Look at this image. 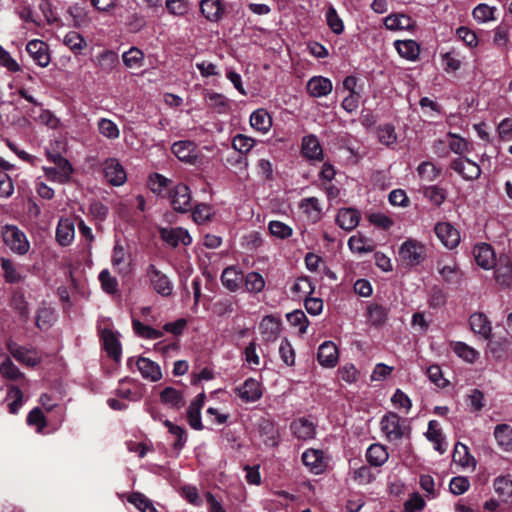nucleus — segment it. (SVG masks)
<instances>
[{
	"label": "nucleus",
	"mask_w": 512,
	"mask_h": 512,
	"mask_svg": "<svg viewBox=\"0 0 512 512\" xmlns=\"http://www.w3.org/2000/svg\"><path fill=\"white\" fill-rule=\"evenodd\" d=\"M47 160L54 164L53 167L43 166L42 170L46 178L52 182L66 184L71 180L74 168L70 161L58 152L46 151Z\"/></svg>",
	"instance_id": "f257e3e1"
},
{
	"label": "nucleus",
	"mask_w": 512,
	"mask_h": 512,
	"mask_svg": "<svg viewBox=\"0 0 512 512\" xmlns=\"http://www.w3.org/2000/svg\"><path fill=\"white\" fill-rule=\"evenodd\" d=\"M381 431L389 442H396L410 435V426L405 418L394 412L385 414L380 422Z\"/></svg>",
	"instance_id": "f03ea898"
},
{
	"label": "nucleus",
	"mask_w": 512,
	"mask_h": 512,
	"mask_svg": "<svg viewBox=\"0 0 512 512\" xmlns=\"http://www.w3.org/2000/svg\"><path fill=\"white\" fill-rule=\"evenodd\" d=\"M5 246L14 254L25 255L30 249L26 234L16 225L6 224L1 229Z\"/></svg>",
	"instance_id": "7ed1b4c3"
},
{
	"label": "nucleus",
	"mask_w": 512,
	"mask_h": 512,
	"mask_svg": "<svg viewBox=\"0 0 512 512\" xmlns=\"http://www.w3.org/2000/svg\"><path fill=\"white\" fill-rule=\"evenodd\" d=\"M399 260L406 266L414 267L425 259V246L420 241L408 238L399 247Z\"/></svg>",
	"instance_id": "20e7f679"
},
{
	"label": "nucleus",
	"mask_w": 512,
	"mask_h": 512,
	"mask_svg": "<svg viewBox=\"0 0 512 512\" xmlns=\"http://www.w3.org/2000/svg\"><path fill=\"white\" fill-rule=\"evenodd\" d=\"M6 349L16 361L23 365L34 367L41 361L35 348L22 346L12 339L6 341Z\"/></svg>",
	"instance_id": "39448f33"
},
{
	"label": "nucleus",
	"mask_w": 512,
	"mask_h": 512,
	"mask_svg": "<svg viewBox=\"0 0 512 512\" xmlns=\"http://www.w3.org/2000/svg\"><path fill=\"white\" fill-rule=\"evenodd\" d=\"M147 276L153 289L161 296L168 297L172 294L173 284L169 277L162 273L155 265L151 264L147 269Z\"/></svg>",
	"instance_id": "423d86ee"
},
{
	"label": "nucleus",
	"mask_w": 512,
	"mask_h": 512,
	"mask_svg": "<svg viewBox=\"0 0 512 512\" xmlns=\"http://www.w3.org/2000/svg\"><path fill=\"white\" fill-rule=\"evenodd\" d=\"M173 209L179 213H185L191 209V193L185 184L176 185L169 194Z\"/></svg>",
	"instance_id": "0eeeda50"
},
{
	"label": "nucleus",
	"mask_w": 512,
	"mask_h": 512,
	"mask_svg": "<svg viewBox=\"0 0 512 512\" xmlns=\"http://www.w3.org/2000/svg\"><path fill=\"white\" fill-rule=\"evenodd\" d=\"M450 168L458 173L464 180L473 181L479 178L481 174L480 166L466 157L454 159Z\"/></svg>",
	"instance_id": "6e6552de"
},
{
	"label": "nucleus",
	"mask_w": 512,
	"mask_h": 512,
	"mask_svg": "<svg viewBox=\"0 0 512 512\" xmlns=\"http://www.w3.org/2000/svg\"><path fill=\"white\" fill-rule=\"evenodd\" d=\"M26 51L38 66L45 68L49 65L51 61L49 47L44 41L30 40L26 45Z\"/></svg>",
	"instance_id": "1a4fd4ad"
},
{
	"label": "nucleus",
	"mask_w": 512,
	"mask_h": 512,
	"mask_svg": "<svg viewBox=\"0 0 512 512\" xmlns=\"http://www.w3.org/2000/svg\"><path fill=\"white\" fill-rule=\"evenodd\" d=\"M435 234L448 249H453L460 243L459 231L449 222H439L435 226Z\"/></svg>",
	"instance_id": "9d476101"
},
{
	"label": "nucleus",
	"mask_w": 512,
	"mask_h": 512,
	"mask_svg": "<svg viewBox=\"0 0 512 512\" xmlns=\"http://www.w3.org/2000/svg\"><path fill=\"white\" fill-rule=\"evenodd\" d=\"M235 393L244 403L256 402L263 394L260 382L254 378L246 379L243 384L236 387Z\"/></svg>",
	"instance_id": "9b49d317"
},
{
	"label": "nucleus",
	"mask_w": 512,
	"mask_h": 512,
	"mask_svg": "<svg viewBox=\"0 0 512 512\" xmlns=\"http://www.w3.org/2000/svg\"><path fill=\"white\" fill-rule=\"evenodd\" d=\"M103 346L109 357L115 361H119L122 354L119 333L110 328H103L100 331Z\"/></svg>",
	"instance_id": "f8f14e48"
},
{
	"label": "nucleus",
	"mask_w": 512,
	"mask_h": 512,
	"mask_svg": "<svg viewBox=\"0 0 512 512\" xmlns=\"http://www.w3.org/2000/svg\"><path fill=\"white\" fill-rule=\"evenodd\" d=\"M103 171L106 180L114 186H121L126 182V171L115 158L107 159L104 162Z\"/></svg>",
	"instance_id": "ddd939ff"
},
{
	"label": "nucleus",
	"mask_w": 512,
	"mask_h": 512,
	"mask_svg": "<svg viewBox=\"0 0 512 512\" xmlns=\"http://www.w3.org/2000/svg\"><path fill=\"white\" fill-rule=\"evenodd\" d=\"M160 238L168 245L176 247L179 244L185 246L190 245L192 238L187 230L176 227V228H160Z\"/></svg>",
	"instance_id": "4468645a"
},
{
	"label": "nucleus",
	"mask_w": 512,
	"mask_h": 512,
	"mask_svg": "<svg viewBox=\"0 0 512 512\" xmlns=\"http://www.w3.org/2000/svg\"><path fill=\"white\" fill-rule=\"evenodd\" d=\"M301 153L303 157L310 161H322L324 158L320 141L314 134H309L302 138Z\"/></svg>",
	"instance_id": "2eb2a0df"
},
{
	"label": "nucleus",
	"mask_w": 512,
	"mask_h": 512,
	"mask_svg": "<svg viewBox=\"0 0 512 512\" xmlns=\"http://www.w3.org/2000/svg\"><path fill=\"white\" fill-rule=\"evenodd\" d=\"M307 93L313 98L328 96L333 90L332 81L324 76H313L306 83Z\"/></svg>",
	"instance_id": "dca6fc26"
},
{
	"label": "nucleus",
	"mask_w": 512,
	"mask_h": 512,
	"mask_svg": "<svg viewBox=\"0 0 512 512\" xmlns=\"http://www.w3.org/2000/svg\"><path fill=\"white\" fill-rule=\"evenodd\" d=\"M171 151L182 162L188 164H195L197 162V147L192 141H177L173 143Z\"/></svg>",
	"instance_id": "f3484780"
},
{
	"label": "nucleus",
	"mask_w": 512,
	"mask_h": 512,
	"mask_svg": "<svg viewBox=\"0 0 512 512\" xmlns=\"http://www.w3.org/2000/svg\"><path fill=\"white\" fill-rule=\"evenodd\" d=\"M494 267L496 282L503 287H509L512 284V257L501 255Z\"/></svg>",
	"instance_id": "a211bd4d"
},
{
	"label": "nucleus",
	"mask_w": 512,
	"mask_h": 512,
	"mask_svg": "<svg viewBox=\"0 0 512 512\" xmlns=\"http://www.w3.org/2000/svg\"><path fill=\"white\" fill-rule=\"evenodd\" d=\"M317 359L323 367H335L339 359L337 346L332 341L323 342L318 348Z\"/></svg>",
	"instance_id": "6ab92c4d"
},
{
	"label": "nucleus",
	"mask_w": 512,
	"mask_h": 512,
	"mask_svg": "<svg viewBox=\"0 0 512 512\" xmlns=\"http://www.w3.org/2000/svg\"><path fill=\"white\" fill-rule=\"evenodd\" d=\"M473 256L477 265L485 270H489L495 266V252L489 244H477L473 248Z\"/></svg>",
	"instance_id": "aec40b11"
},
{
	"label": "nucleus",
	"mask_w": 512,
	"mask_h": 512,
	"mask_svg": "<svg viewBox=\"0 0 512 512\" xmlns=\"http://www.w3.org/2000/svg\"><path fill=\"white\" fill-rule=\"evenodd\" d=\"M205 393L198 394L189 404L187 409V420L191 428L202 430L201 409L204 405Z\"/></svg>",
	"instance_id": "412c9836"
},
{
	"label": "nucleus",
	"mask_w": 512,
	"mask_h": 512,
	"mask_svg": "<svg viewBox=\"0 0 512 512\" xmlns=\"http://www.w3.org/2000/svg\"><path fill=\"white\" fill-rule=\"evenodd\" d=\"M249 122L250 126L261 134L268 133L273 124L271 115L264 108L253 111L250 115Z\"/></svg>",
	"instance_id": "4be33fe9"
},
{
	"label": "nucleus",
	"mask_w": 512,
	"mask_h": 512,
	"mask_svg": "<svg viewBox=\"0 0 512 512\" xmlns=\"http://www.w3.org/2000/svg\"><path fill=\"white\" fill-rule=\"evenodd\" d=\"M160 402L173 410H180L185 405L183 392L173 387H165L159 394Z\"/></svg>",
	"instance_id": "5701e85b"
},
{
	"label": "nucleus",
	"mask_w": 512,
	"mask_h": 512,
	"mask_svg": "<svg viewBox=\"0 0 512 512\" xmlns=\"http://www.w3.org/2000/svg\"><path fill=\"white\" fill-rule=\"evenodd\" d=\"M136 365L144 379L157 382L162 378V371L160 366L149 358H138Z\"/></svg>",
	"instance_id": "b1692460"
},
{
	"label": "nucleus",
	"mask_w": 512,
	"mask_h": 512,
	"mask_svg": "<svg viewBox=\"0 0 512 512\" xmlns=\"http://www.w3.org/2000/svg\"><path fill=\"white\" fill-rule=\"evenodd\" d=\"M281 321L274 315L265 316L259 326L263 339L267 342L277 339L280 333Z\"/></svg>",
	"instance_id": "393cba45"
},
{
	"label": "nucleus",
	"mask_w": 512,
	"mask_h": 512,
	"mask_svg": "<svg viewBox=\"0 0 512 512\" xmlns=\"http://www.w3.org/2000/svg\"><path fill=\"white\" fill-rule=\"evenodd\" d=\"M427 439L433 444L434 449L440 454H444L447 450L445 437L442 433L439 423L436 420H430L426 432Z\"/></svg>",
	"instance_id": "a878e982"
},
{
	"label": "nucleus",
	"mask_w": 512,
	"mask_h": 512,
	"mask_svg": "<svg viewBox=\"0 0 512 512\" xmlns=\"http://www.w3.org/2000/svg\"><path fill=\"white\" fill-rule=\"evenodd\" d=\"M469 324L471 330L488 340L492 334L491 323L488 320L487 316L481 312L473 313L469 318Z\"/></svg>",
	"instance_id": "bb28decb"
},
{
	"label": "nucleus",
	"mask_w": 512,
	"mask_h": 512,
	"mask_svg": "<svg viewBox=\"0 0 512 512\" xmlns=\"http://www.w3.org/2000/svg\"><path fill=\"white\" fill-rule=\"evenodd\" d=\"M497 446L504 452H512V426L509 424H498L493 432Z\"/></svg>",
	"instance_id": "cd10ccee"
},
{
	"label": "nucleus",
	"mask_w": 512,
	"mask_h": 512,
	"mask_svg": "<svg viewBox=\"0 0 512 512\" xmlns=\"http://www.w3.org/2000/svg\"><path fill=\"white\" fill-rule=\"evenodd\" d=\"M360 221V213L354 208H342L336 216L337 224L346 231L353 230Z\"/></svg>",
	"instance_id": "c85d7f7f"
},
{
	"label": "nucleus",
	"mask_w": 512,
	"mask_h": 512,
	"mask_svg": "<svg viewBox=\"0 0 512 512\" xmlns=\"http://www.w3.org/2000/svg\"><path fill=\"white\" fill-rule=\"evenodd\" d=\"M394 47L400 57L408 61H415L419 57L420 45L414 40H396L394 41Z\"/></svg>",
	"instance_id": "c756f323"
},
{
	"label": "nucleus",
	"mask_w": 512,
	"mask_h": 512,
	"mask_svg": "<svg viewBox=\"0 0 512 512\" xmlns=\"http://www.w3.org/2000/svg\"><path fill=\"white\" fill-rule=\"evenodd\" d=\"M384 26L391 31L413 30L415 22L405 14H390L385 17Z\"/></svg>",
	"instance_id": "7c9ffc66"
},
{
	"label": "nucleus",
	"mask_w": 512,
	"mask_h": 512,
	"mask_svg": "<svg viewBox=\"0 0 512 512\" xmlns=\"http://www.w3.org/2000/svg\"><path fill=\"white\" fill-rule=\"evenodd\" d=\"M75 236L74 223L69 218H61L56 229V240L61 246L71 244Z\"/></svg>",
	"instance_id": "2f4dec72"
},
{
	"label": "nucleus",
	"mask_w": 512,
	"mask_h": 512,
	"mask_svg": "<svg viewBox=\"0 0 512 512\" xmlns=\"http://www.w3.org/2000/svg\"><path fill=\"white\" fill-rule=\"evenodd\" d=\"M243 279V273L234 266L225 268L221 275L222 284L231 292H235L240 288Z\"/></svg>",
	"instance_id": "473e14b6"
},
{
	"label": "nucleus",
	"mask_w": 512,
	"mask_h": 512,
	"mask_svg": "<svg viewBox=\"0 0 512 512\" xmlns=\"http://www.w3.org/2000/svg\"><path fill=\"white\" fill-rule=\"evenodd\" d=\"M389 458V454L384 445L379 443L371 444L366 451V459L370 465L375 467L382 466Z\"/></svg>",
	"instance_id": "72a5a7b5"
},
{
	"label": "nucleus",
	"mask_w": 512,
	"mask_h": 512,
	"mask_svg": "<svg viewBox=\"0 0 512 512\" xmlns=\"http://www.w3.org/2000/svg\"><path fill=\"white\" fill-rule=\"evenodd\" d=\"M451 348L460 359L469 364H474L480 357L479 351L462 341L452 342Z\"/></svg>",
	"instance_id": "f704fd0d"
},
{
	"label": "nucleus",
	"mask_w": 512,
	"mask_h": 512,
	"mask_svg": "<svg viewBox=\"0 0 512 512\" xmlns=\"http://www.w3.org/2000/svg\"><path fill=\"white\" fill-rule=\"evenodd\" d=\"M291 430L297 438L302 440L311 439L315 435L314 424L305 418L294 420L291 423Z\"/></svg>",
	"instance_id": "c9c22d12"
},
{
	"label": "nucleus",
	"mask_w": 512,
	"mask_h": 512,
	"mask_svg": "<svg viewBox=\"0 0 512 512\" xmlns=\"http://www.w3.org/2000/svg\"><path fill=\"white\" fill-rule=\"evenodd\" d=\"M493 488L503 502H512V479L509 476L496 477Z\"/></svg>",
	"instance_id": "e433bc0d"
},
{
	"label": "nucleus",
	"mask_w": 512,
	"mask_h": 512,
	"mask_svg": "<svg viewBox=\"0 0 512 512\" xmlns=\"http://www.w3.org/2000/svg\"><path fill=\"white\" fill-rule=\"evenodd\" d=\"M205 100L208 106L218 114H225L230 110V101L223 94L207 92Z\"/></svg>",
	"instance_id": "4c0bfd02"
},
{
	"label": "nucleus",
	"mask_w": 512,
	"mask_h": 512,
	"mask_svg": "<svg viewBox=\"0 0 512 512\" xmlns=\"http://www.w3.org/2000/svg\"><path fill=\"white\" fill-rule=\"evenodd\" d=\"M453 461L464 468L476 466V460L470 454L468 447L460 442L456 443L454 447Z\"/></svg>",
	"instance_id": "58836bf2"
},
{
	"label": "nucleus",
	"mask_w": 512,
	"mask_h": 512,
	"mask_svg": "<svg viewBox=\"0 0 512 512\" xmlns=\"http://www.w3.org/2000/svg\"><path fill=\"white\" fill-rule=\"evenodd\" d=\"M303 464L309 467L315 474L323 470V452L316 449H308L302 454Z\"/></svg>",
	"instance_id": "ea45409f"
},
{
	"label": "nucleus",
	"mask_w": 512,
	"mask_h": 512,
	"mask_svg": "<svg viewBox=\"0 0 512 512\" xmlns=\"http://www.w3.org/2000/svg\"><path fill=\"white\" fill-rule=\"evenodd\" d=\"M200 9L204 17L209 21H218L223 14L220 0H202Z\"/></svg>",
	"instance_id": "a19ab883"
},
{
	"label": "nucleus",
	"mask_w": 512,
	"mask_h": 512,
	"mask_svg": "<svg viewBox=\"0 0 512 512\" xmlns=\"http://www.w3.org/2000/svg\"><path fill=\"white\" fill-rule=\"evenodd\" d=\"M447 138V145L449 146L450 151L460 157H463L464 154L471 150V144L458 134L448 132Z\"/></svg>",
	"instance_id": "79ce46f5"
},
{
	"label": "nucleus",
	"mask_w": 512,
	"mask_h": 512,
	"mask_svg": "<svg viewBox=\"0 0 512 512\" xmlns=\"http://www.w3.org/2000/svg\"><path fill=\"white\" fill-rule=\"evenodd\" d=\"M349 249L358 254L369 253L374 250L373 242L361 234L353 235L348 240Z\"/></svg>",
	"instance_id": "37998d69"
},
{
	"label": "nucleus",
	"mask_w": 512,
	"mask_h": 512,
	"mask_svg": "<svg viewBox=\"0 0 512 512\" xmlns=\"http://www.w3.org/2000/svg\"><path fill=\"white\" fill-rule=\"evenodd\" d=\"M314 285L308 277H299L291 287L294 298L305 299L314 292Z\"/></svg>",
	"instance_id": "c03bdc74"
},
{
	"label": "nucleus",
	"mask_w": 512,
	"mask_h": 512,
	"mask_svg": "<svg viewBox=\"0 0 512 512\" xmlns=\"http://www.w3.org/2000/svg\"><path fill=\"white\" fill-rule=\"evenodd\" d=\"M9 401L8 408L11 414H16L23 405V393L16 386H10L5 394L4 402Z\"/></svg>",
	"instance_id": "a18cd8bd"
},
{
	"label": "nucleus",
	"mask_w": 512,
	"mask_h": 512,
	"mask_svg": "<svg viewBox=\"0 0 512 512\" xmlns=\"http://www.w3.org/2000/svg\"><path fill=\"white\" fill-rule=\"evenodd\" d=\"M126 256L127 253L124 247L116 242L112 251L111 264L119 274L127 273L128 271L126 268Z\"/></svg>",
	"instance_id": "49530a36"
},
{
	"label": "nucleus",
	"mask_w": 512,
	"mask_h": 512,
	"mask_svg": "<svg viewBox=\"0 0 512 512\" xmlns=\"http://www.w3.org/2000/svg\"><path fill=\"white\" fill-rule=\"evenodd\" d=\"M99 133L109 140L118 139L120 130L117 124L108 118H100L97 123Z\"/></svg>",
	"instance_id": "de8ad7c7"
},
{
	"label": "nucleus",
	"mask_w": 512,
	"mask_h": 512,
	"mask_svg": "<svg viewBox=\"0 0 512 512\" xmlns=\"http://www.w3.org/2000/svg\"><path fill=\"white\" fill-rule=\"evenodd\" d=\"M388 316V311L385 307L378 305V304H372L368 306L367 309V317L368 321L373 326H381L383 325Z\"/></svg>",
	"instance_id": "09e8293b"
},
{
	"label": "nucleus",
	"mask_w": 512,
	"mask_h": 512,
	"mask_svg": "<svg viewBox=\"0 0 512 512\" xmlns=\"http://www.w3.org/2000/svg\"><path fill=\"white\" fill-rule=\"evenodd\" d=\"M0 375L12 381L18 380L24 376L9 356H5L2 362H0Z\"/></svg>",
	"instance_id": "8fccbe9b"
},
{
	"label": "nucleus",
	"mask_w": 512,
	"mask_h": 512,
	"mask_svg": "<svg viewBox=\"0 0 512 512\" xmlns=\"http://www.w3.org/2000/svg\"><path fill=\"white\" fill-rule=\"evenodd\" d=\"M122 59L126 67L138 69L143 66L144 54L140 49L131 47L123 53Z\"/></svg>",
	"instance_id": "3c124183"
},
{
	"label": "nucleus",
	"mask_w": 512,
	"mask_h": 512,
	"mask_svg": "<svg viewBox=\"0 0 512 512\" xmlns=\"http://www.w3.org/2000/svg\"><path fill=\"white\" fill-rule=\"evenodd\" d=\"M63 43L75 54L81 53L87 45L82 35L76 31L68 32L64 36Z\"/></svg>",
	"instance_id": "603ef678"
},
{
	"label": "nucleus",
	"mask_w": 512,
	"mask_h": 512,
	"mask_svg": "<svg viewBox=\"0 0 512 512\" xmlns=\"http://www.w3.org/2000/svg\"><path fill=\"white\" fill-rule=\"evenodd\" d=\"M245 288L250 293H260L265 287V280L258 272H249L243 279Z\"/></svg>",
	"instance_id": "864d4df0"
},
{
	"label": "nucleus",
	"mask_w": 512,
	"mask_h": 512,
	"mask_svg": "<svg viewBox=\"0 0 512 512\" xmlns=\"http://www.w3.org/2000/svg\"><path fill=\"white\" fill-rule=\"evenodd\" d=\"M128 502L133 504L141 512H157L153 502L142 493H132L128 497Z\"/></svg>",
	"instance_id": "5fc2aeb1"
},
{
	"label": "nucleus",
	"mask_w": 512,
	"mask_h": 512,
	"mask_svg": "<svg viewBox=\"0 0 512 512\" xmlns=\"http://www.w3.org/2000/svg\"><path fill=\"white\" fill-rule=\"evenodd\" d=\"M286 318L291 326L298 328L301 335L307 332L309 321L303 311L294 310L293 312L288 313Z\"/></svg>",
	"instance_id": "6e6d98bb"
},
{
	"label": "nucleus",
	"mask_w": 512,
	"mask_h": 512,
	"mask_svg": "<svg viewBox=\"0 0 512 512\" xmlns=\"http://www.w3.org/2000/svg\"><path fill=\"white\" fill-rule=\"evenodd\" d=\"M377 137L380 143L391 146L397 142L395 127L391 124H383L377 127Z\"/></svg>",
	"instance_id": "4d7b16f0"
},
{
	"label": "nucleus",
	"mask_w": 512,
	"mask_h": 512,
	"mask_svg": "<svg viewBox=\"0 0 512 512\" xmlns=\"http://www.w3.org/2000/svg\"><path fill=\"white\" fill-rule=\"evenodd\" d=\"M255 144V139L244 134H237L232 139L233 149L241 154H247Z\"/></svg>",
	"instance_id": "13d9d810"
},
{
	"label": "nucleus",
	"mask_w": 512,
	"mask_h": 512,
	"mask_svg": "<svg viewBox=\"0 0 512 512\" xmlns=\"http://www.w3.org/2000/svg\"><path fill=\"white\" fill-rule=\"evenodd\" d=\"M326 21L327 25L329 26L333 33H335L336 35H340L343 33V20L340 18L336 9L333 6H330L326 11Z\"/></svg>",
	"instance_id": "bf43d9fd"
},
{
	"label": "nucleus",
	"mask_w": 512,
	"mask_h": 512,
	"mask_svg": "<svg viewBox=\"0 0 512 512\" xmlns=\"http://www.w3.org/2000/svg\"><path fill=\"white\" fill-rule=\"evenodd\" d=\"M164 425L168 428V431L176 438V441L174 442V448L176 450H181L184 447L187 440V435L184 428L179 425L173 424L169 420H165Z\"/></svg>",
	"instance_id": "052dcab7"
},
{
	"label": "nucleus",
	"mask_w": 512,
	"mask_h": 512,
	"mask_svg": "<svg viewBox=\"0 0 512 512\" xmlns=\"http://www.w3.org/2000/svg\"><path fill=\"white\" fill-rule=\"evenodd\" d=\"M99 281L104 292L115 294L118 292V281L108 269H103L99 274Z\"/></svg>",
	"instance_id": "680f3d73"
},
{
	"label": "nucleus",
	"mask_w": 512,
	"mask_h": 512,
	"mask_svg": "<svg viewBox=\"0 0 512 512\" xmlns=\"http://www.w3.org/2000/svg\"><path fill=\"white\" fill-rule=\"evenodd\" d=\"M494 11V7H490L487 4L481 3L473 9L472 15L475 21L478 23H486L488 21L494 20Z\"/></svg>",
	"instance_id": "e2e57ef3"
},
{
	"label": "nucleus",
	"mask_w": 512,
	"mask_h": 512,
	"mask_svg": "<svg viewBox=\"0 0 512 512\" xmlns=\"http://www.w3.org/2000/svg\"><path fill=\"white\" fill-rule=\"evenodd\" d=\"M268 229L274 237L280 239L289 238L293 233V229L289 225L277 220L270 221Z\"/></svg>",
	"instance_id": "0e129e2a"
},
{
	"label": "nucleus",
	"mask_w": 512,
	"mask_h": 512,
	"mask_svg": "<svg viewBox=\"0 0 512 512\" xmlns=\"http://www.w3.org/2000/svg\"><path fill=\"white\" fill-rule=\"evenodd\" d=\"M417 172L422 179L434 181L438 177L440 170L432 162L424 161L417 167Z\"/></svg>",
	"instance_id": "69168bd1"
},
{
	"label": "nucleus",
	"mask_w": 512,
	"mask_h": 512,
	"mask_svg": "<svg viewBox=\"0 0 512 512\" xmlns=\"http://www.w3.org/2000/svg\"><path fill=\"white\" fill-rule=\"evenodd\" d=\"M170 184V180L161 174L154 173L149 176L148 185L155 194H161Z\"/></svg>",
	"instance_id": "338daca9"
},
{
	"label": "nucleus",
	"mask_w": 512,
	"mask_h": 512,
	"mask_svg": "<svg viewBox=\"0 0 512 512\" xmlns=\"http://www.w3.org/2000/svg\"><path fill=\"white\" fill-rule=\"evenodd\" d=\"M424 196L434 205L440 206L446 199V191L438 186H429L424 190Z\"/></svg>",
	"instance_id": "774afa93"
}]
</instances>
